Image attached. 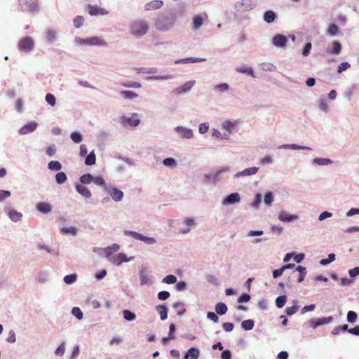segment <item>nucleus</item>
<instances>
[{"label": "nucleus", "mask_w": 359, "mask_h": 359, "mask_svg": "<svg viewBox=\"0 0 359 359\" xmlns=\"http://www.w3.org/2000/svg\"><path fill=\"white\" fill-rule=\"evenodd\" d=\"M120 94L124 99L130 100H134L139 96L137 93L131 90H121Z\"/></svg>", "instance_id": "nucleus-36"}, {"label": "nucleus", "mask_w": 359, "mask_h": 359, "mask_svg": "<svg viewBox=\"0 0 359 359\" xmlns=\"http://www.w3.org/2000/svg\"><path fill=\"white\" fill-rule=\"evenodd\" d=\"M163 165L166 167L171 169L175 168L177 166V161L172 157H168L163 160L162 161Z\"/></svg>", "instance_id": "nucleus-30"}, {"label": "nucleus", "mask_w": 359, "mask_h": 359, "mask_svg": "<svg viewBox=\"0 0 359 359\" xmlns=\"http://www.w3.org/2000/svg\"><path fill=\"white\" fill-rule=\"evenodd\" d=\"M96 162V156L94 151L90 152L88 155L86 156L85 159V164L87 165H93L95 164Z\"/></svg>", "instance_id": "nucleus-42"}, {"label": "nucleus", "mask_w": 359, "mask_h": 359, "mask_svg": "<svg viewBox=\"0 0 359 359\" xmlns=\"http://www.w3.org/2000/svg\"><path fill=\"white\" fill-rule=\"evenodd\" d=\"M335 260V255L334 253H330L328 255V258L327 259H322L320 261V264L323 266H326L331 262H334Z\"/></svg>", "instance_id": "nucleus-60"}, {"label": "nucleus", "mask_w": 359, "mask_h": 359, "mask_svg": "<svg viewBox=\"0 0 359 359\" xmlns=\"http://www.w3.org/2000/svg\"><path fill=\"white\" fill-rule=\"evenodd\" d=\"M236 71L240 73L247 74L252 77H255V72L252 67L248 66H240L236 68Z\"/></svg>", "instance_id": "nucleus-39"}, {"label": "nucleus", "mask_w": 359, "mask_h": 359, "mask_svg": "<svg viewBox=\"0 0 359 359\" xmlns=\"http://www.w3.org/2000/svg\"><path fill=\"white\" fill-rule=\"evenodd\" d=\"M156 310L158 311L160 315V318L161 320H165L168 318V307L164 305H158L156 306Z\"/></svg>", "instance_id": "nucleus-28"}, {"label": "nucleus", "mask_w": 359, "mask_h": 359, "mask_svg": "<svg viewBox=\"0 0 359 359\" xmlns=\"http://www.w3.org/2000/svg\"><path fill=\"white\" fill-rule=\"evenodd\" d=\"M287 302V296L286 295H280L276 299V305L278 308H283Z\"/></svg>", "instance_id": "nucleus-56"}, {"label": "nucleus", "mask_w": 359, "mask_h": 359, "mask_svg": "<svg viewBox=\"0 0 359 359\" xmlns=\"http://www.w3.org/2000/svg\"><path fill=\"white\" fill-rule=\"evenodd\" d=\"M259 170L258 167H250L246 168L242 171L236 172L234 175V178H238L240 177H246L255 175Z\"/></svg>", "instance_id": "nucleus-20"}, {"label": "nucleus", "mask_w": 359, "mask_h": 359, "mask_svg": "<svg viewBox=\"0 0 359 359\" xmlns=\"http://www.w3.org/2000/svg\"><path fill=\"white\" fill-rule=\"evenodd\" d=\"M140 123V120L138 118H133L132 117H127L126 116H122L121 117V123L123 126H126V124H128L130 126L136 127Z\"/></svg>", "instance_id": "nucleus-21"}, {"label": "nucleus", "mask_w": 359, "mask_h": 359, "mask_svg": "<svg viewBox=\"0 0 359 359\" xmlns=\"http://www.w3.org/2000/svg\"><path fill=\"white\" fill-rule=\"evenodd\" d=\"M19 4L23 11H27L30 13L39 11L38 0H19Z\"/></svg>", "instance_id": "nucleus-5"}, {"label": "nucleus", "mask_w": 359, "mask_h": 359, "mask_svg": "<svg viewBox=\"0 0 359 359\" xmlns=\"http://www.w3.org/2000/svg\"><path fill=\"white\" fill-rule=\"evenodd\" d=\"M163 6V1L161 0H152L144 4L145 11H154L161 8Z\"/></svg>", "instance_id": "nucleus-16"}, {"label": "nucleus", "mask_w": 359, "mask_h": 359, "mask_svg": "<svg viewBox=\"0 0 359 359\" xmlns=\"http://www.w3.org/2000/svg\"><path fill=\"white\" fill-rule=\"evenodd\" d=\"M72 140L75 143H80L83 140V136L79 132H73L70 135Z\"/></svg>", "instance_id": "nucleus-57"}, {"label": "nucleus", "mask_w": 359, "mask_h": 359, "mask_svg": "<svg viewBox=\"0 0 359 359\" xmlns=\"http://www.w3.org/2000/svg\"><path fill=\"white\" fill-rule=\"evenodd\" d=\"M342 46L339 41H333L332 48L330 50H327V52L333 55H339L341 50Z\"/></svg>", "instance_id": "nucleus-33"}, {"label": "nucleus", "mask_w": 359, "mask_h": 359, "mask_svg": "<svg viewBox=\"0 0 359 359\" xmlns=\"http://www.w3.org/2000/svg\"><path fill=\"white\" fill-rule=\"evenodd\" d=\"M195 81H189L182 86L177 87L172 90V93L175 95H180L189 93L192 87L195 85Z\"/></svg>", "instance_id": "nucleus-9"}, {"label": "nucleus", "mask_w": 359, "mask_h": 359, "mask_svg": "<svg viewBox=\"0 0 359 359\" xmlns=\"http://www.w3.org/2000/svg\"><path fill=\"white\" fill-rule=\"evenodd\" d=\"M123 318L127 321H133L136 319V315L135 313L130 311V310H123Z\"/></svg>", "instance_id": "nucleus-48"}, {"label": "nucleus", "mask_w": 359, "mask_h": 359, "mask_svg": "<svg viewBox=\"0 0 359 359\" xmlns=\"http://www.w3.org/2000/svg\"><path fill=\"white\" fill-rule=\"evenodd\" d=\"M278 149H288L292 150H312L311 147L306 146H301L296 144H285L280 145L278 147Z\"/></svg>", "instance_id": "nucleus-24"}, {"label": "nucleus", "mask_w": 359, "mask_h": 359, "mask_svg": "<svg viewBox=\"0 0 359 359\" xmlns=\"http://www.w3.org/2000/svg\"><path fill=\"white\" fill-rule=\"evenodd\" d=\"M273 201L272 192L268 191L265 194L264 202L267 206H271Z\"/></svg>", "instance_id": "nucleus-63"}, {"label": "nucleus", "mask_w": 359, "mask_h": 359, "mask_svg": "<svg viewBox=\"0 0 359 359\" xmlns=\"http://www.w3.org/2000/svg\"><path fill=\"white\" fill-rule=\"evenodd\" d=\"M93 177L91 174L87 173L81 176L80 182L83 184H88L93 182Z\"/></svg>", "instance_id": "nucleus-51"}, {"label": "nucleus", "mask_w": 359, "mask_h": 359, "mask_svg": "<svg viewBox=\"0 0 359 359\" xmlns=\"http://www.w3.org/2000/svg\"><path fill=\"white\" fill-rule=\"evenodd\" d=\"M109 11L99 7L97 5H88V13L91 16L94 15H107L109 14Z\"/></svg>", "instance_id": "nucleus-14"}, {"label": "nucleus", "mask_w": 359, "mask_h": 359, "mask_svg": "<svg viewBox=\"0 0 359 359\" xmlns=\"http://www.w3.org/2000/svg\"><path fill=\"white\" fill-rule=\"evenodd\" d=\"M119 249H120V245L118 244L114 243V244L111 245V246L105 248L104 249V250L106 253V257H109L110 256H111L112 251L118 252L119 250Z\"/></svg>", "instance_id": "nucleus-44"}, {"label": "nucleus", "mask_w": 359, "mask_h": 359, "mask_svg": "<svg viewBox=\"0 0 359 359\" xmlns=\"http://www.w3.org/2000/svg\"><path fill=\"white\" fill-rule=\"evenodd\" d=\"M278 219L283 222H292L299 219L297 215H290L285 211H281L278 213Z\"/></svg>", "instance_id": "nucleus-19"}, {"label": "nucleus", "mask_w": 359, "mask_h": 359, "mask_svg": "<svg viewBox=\"0 0 359 359\" xmlns=\"http://www.w3.org/2000/svg\"><path fill=\"white\" fill-rule=\"evenodd\" d=\"M174 130L177 134L179 138L190 140L194 137V132L191 128L184 126H176Z\"/></svg>", "instance_id": "nucleus-7"}, {"label": "nucleus", "mask_w": 359, "mask_h": 359, "mask_svg": "<svg viewBox=\"0 0 359 359\" xmlns=\"http://www.w3.org/2000/svg\"><path fill=\"white\" fill-rule=\"evenodd\" d=\"M241 201V196L238 193H231L225 197L222 203L223 205H233L238 203Z\"/></svg>", "instance_id": "nucleus-15"}, {"label": "nucleus", "mask_w": 359, "mask_h": 359, "mask_svg": "<svg viewBox=\"0 0 359 359\" xmlns=\"http://www.w3.org/2000/svg\"><path fill=\"white\" fill-rule=\"evenodd\" d=\"M4 212L7 214L11 220L14 222L20 221L22 217V213L13 209L11 206H6Z\"/></svg>", "instance_id": "nucleus-12"}, {"label": "nucleus", "mask_w": 359, "mask_h": 359, "mask_svg": "<svg viewBox=\"0 0 359 359\" xmlns=\"http://www.w3.org/2000/svg\"><path fill=\"white\" fill-rule=\"evenodd\" d=\"M215 309L217 314L223 316L227 312L228 307L224 303L219 302L215 305Z\"/></svg>", "instance_id": "nucleus-35"}, {"label": "nucleus", "mask_w": 359, "mask_h": 359, "mask_svg": "<svg viewBox=\"0 0 359 359\" xmlns=\"http://www.w3.org/2000/svg\"><path fill=\"white\" fill-rule=\"evenodd\" d=\"M339 32V28L338 26L335 24H331L329 25L327 33L330 36H337Z\"/></svg>", "instance_id": "nucleus-45"}, {"label": "nucleus", "mask_w": 359, "mask_h": 359, "mask_svg": "<svg viewBox=\"0 0 359 359\" xmlns=\"http://www.w3.org/2000/svg\"><path fill=\"white\" fill-rule=\"evenodd\" d=\"M48 273L45 271H40L38 272L36 277V281L41 284H44L48 280Z\"/></svg>", "instance_id": "nucleus-27"}, {"label": "nucleus", "mask_w": 359, "mask_h": 359, "mask_svg": "<svg viewBox=\"0 0 359 359\" xmlns=\"http://www.w3.org/2000/svg\"><path fill=\"white\" fill-rule=\"evenodd\" d=\"M84 22V18L81 15H77L73 20V25L75 28L79 29L82 27Z\"/></svg>", "instance_id": "nucleus-55"}, {"label": "nucleus", "mask_w": 359, "mask_h": 359, "mask_svg": "<svg viewBox=\"0 0 359 359\" xmlns=\"http://www.w3.org/2000/svg\"><path fill=\"white\" fill-rule=\"evenodd\" d=\"M172 74H165V75H156L149 76L146 78L147 81H160V80H170L174 79Z\"/></svg>", "instance_id": "nucleus-31"}, {"label": "nucleus", "mask_w": 359, "mask_h": 359, "mask_svg": "<svg viewBox=\"0 0 359 359\" xmlns=\"http://www.w3.org/2000/svg\"><path fill=\"white\" fill-rule=\"evenodd\" d=\"M162 282L166 284H173L177 282V277L174 275L170 274L164 277Z\"/></svg>", "instance_id": "nucleus-64"}, {"label": "nucleus", "mask_w": 359, "mask_h": 359, "mask_svg": "<svg viewBox=\"0 0 359 359\" xmlns=\"http://www.w3.org/2000/svg\"><path fill=\"white\" fill-rule=\"evenodd\" d=\"M75 188L77 192L84 198H89L91 197V192L86 186L81 184H76Z\"/></svg>", "instance_id": "nucleus-23"}, {"label": "nucleus", "mask_w": 359, "mask_h": 359, "mask_svg": "<svg viewBox=\"0 0 359 359\" xmlns=\"http://www.w3.org/2000/svg\"><path fill=\"white\" fill-rule=\"evenodd\" d=\"M67 175L64 172H57L55 175L56 182L59 184H62L67 181Z\"/></svg>", "instance_id": "nucleus-54"}, {"label": "nucleus", "mask_w": 359, "mask_h": 359, "mask_svg": "<svg viewBox=\"0 0 359 359\" xmlns=\"http://www.w3.org/2000/svg\"><path fill=\"white\" fill-rule=\"evenodd\" d=\"M108 43L103 39L98 36H92L88 38V46L106 47Z\"/></svg>", "instance_id": "nucleus-18"}, {"label": "nucleus", "mask_w": 359, "mask_h": 359, "mask_svg": "<svg viewBox=\"0 0 359 359\" xmlns=\"http://www.w3.org/2000/svg\"><path fill=\"white\" fill-rule=\"evenodd\" d=\"M36 208L43 214H48L52 211L53 206L46 202H39L36 204Z\"/></svg>", "instance_id": "nucleus-22"}, {"label": "nucleus", "mask_w": 359, "mask_h": 359, "mask_svg": "<svg viewBox=\"0 0 359 359\" xmlns=\"http://www.w3.org/2000/svg\"><path fill=\"white\" fill-rule=\"evenodd\" d=\"M60 233L62 235L70 234L73 236H76L78 233V229L75 226L62 227L60 229Z\"/></svg>", "instance_id": "nucleus-29"}, {"label": "nucleus", "mask_w": 359, "mask_h": 359, "mask_svg": "<svg viewBox=\"0 0 359 359\" xmlns=\"http://www.w3.org/2000/svg\"><path fill=\"white\" fill-rule=\"evenodd\" d=\"M57 32L53 29H48L46 31V40L48 42H53L55 40Z\"/></svg>", "instance_id": "nucleus-50"}, {"label": "nucleus", "mask_w": 359, "mask_h": 359, "mask_svg": "<svg viewBox=\"0 0 359 359\" xmlns=\"http://www.w3.org/2000/svg\"><path fill=\"white\" fill-rule=\"evenodd\" d=\"M262 69L265 72H273L276 69V67L269 62H264L261 65Z\"/></svg>", "instance_id": "nucleus-59"}, {"label": "nucleus", "mask_w": 359, "mask_h": 359, "mask_svg": "<svg viewBox=\"0 0 359 359\" xmlns=\"http://www.w3.org/2000/svg\"><path fill=\"white\" fill-rule=\"evenodd\" d=\"M293 302L294 304V306H290V307H287L285 309V313H287V316H292V315L296 313L299 309V306L297 305V301L294 300V301H293Z\"/></svg>", "instance_id": "nucleus-53"}, {"label": "nucleus", "mask_w": 359, "mask_h": 359, "mask_svg": "<svg viewBox=\"0 0 359 359\" xmlns=\"http://www.w3.org/2000/svg\"><path fill=\"white\" fill-rule=\"evenodd\" d=\"M177 15L171 11L159 13L154 21L155 28L160 32L170 31L175 26Z\"/></svg>", "instance_id": "nucleus-1"}, {"label": "nucleus", "mask_w": 359, "mask_h": 359, "mask_svg": "<svg viewBox=\"0 0 359 359\" xmlns=\"http://www.w3.org/2000/svg\"><path fill=\"white\" fill-rule=\"evenodd\" d=\"M333 320L332 316H328L326 318L311 319L309 320V325L313 329H316L318 326L327 325L332 323Z\"/></svg>", "instance_id": "nucleus-11"}, {"label": "nucleus", "mask_w": 359, "mask_h": 359, "mask_svg": "<svg viewBox=\"0 0 359 359\" xmlns=\"http://www.w3.org/2000/svg\"><path fill=\"white\" fill-rule=\"evenodd\" d=\"M140 284L142 285H150L151 283L149 276L147 275L144 269H142L140 272Z\"/></svg>", "instance_id": "nucleus-37"}, {"label": "nucleus", "mask_w": 359, "mask_h": 359, "mask_svg": "<svg viewBox=\"0 0 359 359\" xmlns=\"http://www.w3.org/2000/svg\"><path fill=\"white\" fill-rule=\"evenodd\" d=\"M295 271L299 273V278L297 279L298 283H302L307 273L306 269L304 266L298 265L295 267Z\"/></svg>", "instance_id": "nucleus-38"}, {"label": "nucleus", "mask_w": 359, "mask_h": 359, "mask_svg": "<svg viewBox=\"0 0 359 359\" xmlns=\"http://www.w3.org/2000/svg\"><path fill=\"white\" fill-rule=\"evenodd\" d=\"M38 123L36 122L30 121L19 130V133L22 135L31 133L36 129Z\"/></svg>", "instance_id": "nucleus-17"}, {"label": "nucleus", "mask_w": 359, "mask_h": 359, "mask_svg": "<svg viewBox=\"0 0 359 359\" xmlns=\"http://www.w3.org/2000/svg\"><path fill=\"white\" fill-rule=\"evenodd\" d=\"M121 86L125 88H141V84L139 82L136 81H127L121 83Z\"/></svg>", "instance_id": "nucleus-61"}, {"label": "nucleus", "mask_w": 359, "mask_h": 359, "mask_svg": "<svg viewBox=\"0 0 359 359\" xmlns=\"http://www.w3.org/2000/svg\"><path fill=\"white\" fill-rule=\"evenodd\" d=\"M199 354L200 351L198 348L191 347L184 354V359H198Z\"/></svg>", "instance_id": "nucleus-25"}, {"label": "nucleus", "mask_w": 359, "mask_h": 359, "mask_svg": "<svg viewBox=\"0 0 359 359\" xmlns=\"http://www.w3.org/2000/svg\"><path fill=\"white\" fill-rule=\"evenodd\" d=\"M106 191L109 194V195L111 196V199L114 201L115 202H120L123 200L124 194L123 192L116 188V187H111V188H107V190Z\"/></svg>", "instance_id": "nucleus-10"}, {"label": "nucleus", "mask_w": 359, "mask_h": 359, "mask_svg": "<svg viewBox=\"0 0 359 359\" xmlns=\"http://www.w3.org/2000/svg\"><path fill=\"white\" fill-rule=\"evenodd\" d=\"M203 20L201 15L193 17V29L197 30L203 25Z\"/></svg>", "instance_id": "nucleus-40"}, {"label": "nucleus", "mask_w": 359, "mask_h": 359, "mask_svg": "<svg viewBox=\"0 0 359 359\" xmlns=\"http://www.w3.org/2000/svg\"><path fill=\"white\" fill-rule=\"evenodd\" d=\"M264 20L267 23L274 22L276 18V14L274 11L269 10L264 12L263 15Z\"/></svg>", "instance_id": "nucleus-32"}, {"label": "nucleus", "mask_w": 359, "mask_h": 359, "mask_svg": "<svg viewBox=\"0 0 359 359\" xmlns=\"http://www.w3.org/2000/svg\"><path fill=\"white\" fill-rule=\"evenodd\" d=\"M237 123V121H225L222 123V126L225 130L228 131L230 133H232L235 131V128Z\"/></svg>", "instance_id": "nucleus-26"}, {"label": "nucleus", "mask_w": 359, "mask_h": 359, "mask_svg": "<svg viewBox=\"0 0 359 359\" xmlns=\"http://www.w3.org/2000/svg\"><path fill=\"white\" fill-rule=\"evenodd\" d=\"M34 40L30 36L21 39L18 43V48L20 51L29 52L34 48Z\"/></svg>", "instance_id": "nucleus-6"}, {"label": "nucleus", "mask_w": 359, "mask_h": 359, "mask_svg": "<svg viewBox=\"0 0 359 359\" xmlns=\"http://www.w3.org/2000/svg\"><path fill=\"white\" fill-rule=\"evenodd\" d=\"M38 248L39 250H46L48 253H50V254H52L55 256H58L60 255V252H59V250L57 249H51L49 247H48L47 245H38Z\"/></svg>", "instance_id": "nucleus-49"}, {"label": "nucleus", "mask_w": 359, "mask_h": 359, "mask_svg": "<svg viewBox=\"0 0 359 359\" xmlns=\"http://www.w3.org/2000/svg\"><path fill=\"white\" fill-rule=\"evenodd\" d=\"M64 282L67 285H71L75 283L77 280V275L76 273H72L67 275L64 277Z\"/></svg>", "instance_id": "nucleus-52"}, {"label": "nucleus", "mask_w": 359, "mask_h": 359, "mask_svg": "<svg viewBox=\"0 0 359 359\" xmlns=\"http://www.w3.org/2000/svg\"><path fill=\"white\" fill-rule=\"evenodd\" d=\"M213 90L217 93H225L229 90V85L226 83L215 85Z\"/></svg>", "instance_id": "nucleus-41"}, {"label": "nucleus", "mask_w": 359, "mask_h": 359, "mask_svg": "<svg viewBox=\"0 0 359 359\" xmlns=\"http://www.w3.org/2000/svg\"><path fill=\"white\" fill-rule=\"evenodd\" d=\"M319 109L325 113L328 112L329 108L327 105V101L325 97L320 98Z\"/></svg>", "instance_id": "nucleus-58"}, {"label": "nucleus", "mask_w": 359, "mask_h": 359, "mask_svg": "<svg viewBox=\"0 0 359 359\" xmlns=\"http://www.w3.org/2000/svg\"><path fill=\"white\" fill-rule=\"evenodd\" d=\"M287 43V37L281 34H275L272 38V43L278 48H283Z\"/></svg>", "instance_id": "nucleus-13"}, {"label": "nucleus", "mask_w": 359, "mask_h": 359, "mask_svg": "<svg viewBox=\"0 0 359 359\" xmlns=\"http://www.w3.org/2000/svg\"><path fill=\"white\" fill-rule=\"evenodd\" d=\"M255 326V322L253 320L248 319L243 320L241 323V327L244 330L250 331L253 329Z\"/></svg>", "instance_id": "nucleus-43"}, {"label": "nucleus", "mask_w": 359, "mask_h": 359, "mask_svg": "<svg viewBox=\"0 0 359 359\" xmlns=\"http://www.w3.org/2000/svg\"><path fill=\"white\" fill-rule=\"evenodd\" d=\"M148 23L142 19L133 20L129 25V33L136 37L140 38L144 36L149 31Z\"/></svg>", "instance_id": "nucleus-2"}, {"label": "nucleus", "mask_w": 359, "mask_h": 359, "mask_svg": "<svg viewBox=\"0 0 359 359\" xmlns=\"http://www.w3.org/2000/svg\"><path fill=\"white\" fill-rule=\"evenodd\" d=\"M123 234L127 236H131L135 240L141 241L147 245H154L157 243L155 238L148 237L134 231L125 230Z\"/></svg>", "instance_id": "nucleus-3"}, {"label": "nucleus", "mask_w": 359, "mask_h": 359, "mask_svg": "<svg viewBox=\"0 0 359 359\" xmlns=\"http://www.w3.org/2000/svg\"><path fill=\"white\" fill-rule=\"evenodd\" d=\"M93 182L95 184L103 187L104 191L107 190V184H106L105 180L102 177L97 176L93 177Z\"/></svg>", "instance_id": "nucleus-46"}, {"label": "nucleus", "mask_w": 359, "mask_h": 359, "mask_svg": "<svg viewBox=\"0 0 359 359\" xmlns=\"http://www.w3.org/2000/svg\"><path fill=\"white\" fill-rule=\"evenodd\" d=\"M48 168L50 170L59 171L62 168V165L57 161H51L48 163Z\"/></svg>", "instance_id": "nucleus-47"}, {"label": "nucleus", "mask_w": 359, "mask_h": 359, "mask_svg": "<svg viewBox=\"0 0 359 359\" xmlns=\"http://www.w3.org/2000/svg\"><path fill=\"white\" fill-rule=\"evenodd\" d=\"M313 164L318 165H328L333 163V161L327 158H315L312 160Z\"/></svg>", "instance_id": "nucleus-34"}, {"label": "nucleus", "mask_w": 359, "mask_h": 359, "mask_svg": "<svg viewBox=\"0 0 359 359\" xmlns=\"http://www.w3.org/2000/svg\"><path fill=\"white\" fill-rule=\"evenodd\" d=\"M72 314L75 316V318L78 320H82L83 318V314L80 308L79 307H74L72 309Z\"/></svg>", "instance_id": "nucleus-62"}, {"label": "nucleus", "mask_w": 359, "mask_h": 359, "mask_svg": "<svg viewBox=\"0 0 359 359\" xmlns=\"http://www.w3.org/2000/svg\"><path fill=\"white\" fill-rule=\"evenodd\" d=\"M108 260L116 266H120L123 262H128L134 259V257H130L129 258L123 253H119L118 255H111L107 257Z\"/></svg>", "instance_id": "nucleus-8"}, {"label": "nucleus", "mask_w": 359, "mask_h": 359, "mask_svg": "<svg viewBox=\"0 0 359 359\" xmlns=\"http://www.w3.org/2000/svg\"><path fill=\"white\" fill-rule=\"evenodd\" d=\"M256 5L255 0H239L234 4V9L238 12H246L252 10Z\"/></svg>", "instance_id": "nucleus-4"}]
</instances>
